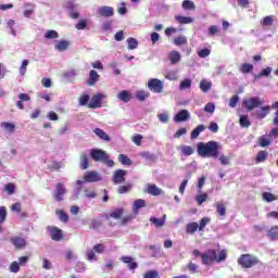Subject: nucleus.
<instances>
[{"mask_svg": "<svg viewBox=\"0 0 278 278\" xmlns=\"http://www.w3.org/2000/svg\"><path fill=\"white\" fill-rule=\"evenodd\" d=\"M71 42L68 40H60L55 43L54 49L55 51H66L70 47Z\"/></svg>", "mask_w": 278, "mask_h": 278, "instance_id": "25", "label": "nucleus"}, {"mask_svg": "<svg viewBox=\"0 0 278 278\" xmlns=\"http://www.w3.org/2000/svg\"><path fill=\"white\" fill-rule=\"evenodd\" d=\"M192 87V79L185 78L182 81H180L179 90H188Z\"/></svg>", "mask_w": 278, "mask_h": 278, "instance_id": "35", "label": "nucleus"}, {"mask_svg": "<svg viewBox=\"0 0 278 278\" xmlns=\"http://www.w3.org/2000/svg\"><path fill=\"white\" fill-rule=\"evenodd\" d=\"M102 177L98 172H86L84 175V180H77L76 186H84V184H97L101 181Z\"/></svg>", "mask_w": 278, "mask_h": 278, "instance_id": "4", "label": "nucleus"}, {"mask_svg": "<svg viewBox=\"0 0 278 278\" xmlns=\"http://www.w3.org/2000/svg\"><path fill=\"white\" fill-rule=\"evenodd\" d=\"M239 125L242 128L249 129V127H251V121H249V116L241 115L239 118Z\"/></svg>", "mask_w": 278, "mask_h": 278, "instance_id": "28", "label": "nucleus"}, {"mask_svg": "<svg viewBox=\"0 0 278 278\" xmlns=\"http://www.w3.org/2000/svg\"><path fill=\"white\" fill-rule=\"evenodd\" d=\"M176 21L180 23V25H190L193 22L192 17L188 16H176Z\"/></svg>", "mask_w": 278, "mask_h": 278, "instance_id": "43", "label": "nucleus"}, {"mask_svg": "<svg viewBox=\"0 0 278 278\" xmlns=\"http://www.w3.org/2000/svg\"><path fill=\"white\" fill-rule=\"evenodd\" d=\"M56 215L59 216L62 223H68V215L64 211L56 210Z\"/></svg>", "mask_w": 278, "mask_h": 278, "instance_id": "56", "label": "nucleus"}, {"mask_svg": "<svg viewBox=\"0 0 278 278\" xmlns=\"http://www.w3.org/2000/svg\"><path fill=\"white\" fill-rule=\"evenodd\" d=\"M267 238H269V240H278V226H273L267 231Z\"/></svg>", "mask_w": 278, "mask_h": 278, "instance_id": "29", "label": "nucleus"}, {"mask_svg": "<svg viewBox=\"0 0 278 278\" xmlns=\"http://www.w3.org/2000/svg\"><path fill=\"white\" fill-rule=\"evenodd\" d=\"M94 253V249H87L86 256L88 262L97 261V254Z\"/></svg>", "mask_w": 278, "mask_h": 278, "instance_id": "47", "label": "nucleus"}, {"mask_svg": "<svg viewBox=\"0 0 278 278\" xmlns=\"http://www.w3.org/2000/svg\"><path fill=\"white\" fill-rule=\"evenodd\" d=\"M263 200L267 203H273V201H277V197L270 192H264L263 193Z\"/></svg>", "mask_w": 278, "mask_h": 278, "instance_id": "46", "label": "nucleus"}, {"mask_svg": "<svg viewBox=\"0 0 278 278\" xmlns=\"http://www.w3.org/2000/svg\"><path fill=\"white\" fill-rule=\"evenodd\" d=\"M157 118H159L160 123L166 124V123H168L170 116L168 115V112H163V113L157 114Z\"/></svg>", "mask_w": 278, "mask_h": 278, "instance_id": "50", "label": "nucleus"}, {"mask_svg": "<svg viewBox=\"0 0 278 278\" xmlns=\"http://www.w3.org/2000/svg\"><path fill=\"white\" fill-rule=\"evenodd\" d=\"M182 8H184V10H194V2H192L190 0H185L182 2Z\"/></svg>", "mask_w": 278, "mask_h": 278, "instance_id": "62", "label": "nucleus"}, {"mask_svg": "<svg viewBox=\"0 0 278 278\" xmlns=\"http://www.w3.org/2000/svg\"><path fill=\"white\" fill-rule=\"evenodd\" d=\"M160 274L155 270H150L144 274L143 278H159Z\"/></svg>", "mask_w": 278, "mask_h": 278, "instance_id": "63", "label": "nucleus"}, {"mask_svg": "<svg viewBox=\"0 0 278 278\" xmlns=\"http://www.w3.org/2000/svg\"><path fill=\"white\" fill-rule=\"evenodd\" d=\"M5 218H8V210L5 206H0V225L5 223Z\"/></svg>", "mask_w": 278, "mask_h": 278, "instance_id": "49", "label": "nucleus"}, {"mask_svg": "<svg viewBox=\"0 0 278 278\" xmlns=\"http://www.w3.org/2000/svg\"><path fill=\"white\" fill-rule=\"evenodd\" d=\"M27 66H29V61L28 60H24L22 62L21 67H20V75L22 77H25V74L27 73Z\"/></svg>", "mask_w": 278, "mask_h": 278, "instance_id": "48", "label": "nucleus"}, {"mask_svg": "<svg viewBox=\"0 0 278 278\" xmlns=\"http://www.w3.org/2000/svg\"><path fill=\"white\" fill-rule=\"evenodd\" d=\"M195 201L200 205H203V203H205V201H207V193H202V194L197 195Z\"/></svg>", "mask_w": 278, "mask_h": 278, "instance_id": "59", "label": "nucleus"}, {"mask_svg": "<svg viewBox=\"0 0 278 278\" xmlns=\"http://www.w3.org/2000/svg\"><path fill=\"white\" fill-rule=\"evenodd\" d=\"M218 142L208 141L206 143L199 142L198 143V154L200 157H214V160L218 159Z\"/></svg>", "mask_w": 278, "mask_h": 278, "instance_id": "1", "label": "nucleus"}, {"mask_svg": "<svg viewBox=\"0 0 278 278\" xmlns=\"http://www.w3.org/2000/svg\"><path fill=\"white\" fill-rule=\"evenodd\" d=\"M86 27H88V20H80L76 24V29H78V30H84V29H86Z\"/></svg>", "mask_w": 278, "mask_h": 278, "instance_id": "60", "label": "nucleus"}, {"mask_svg": "<svg viewBox=\"0 0 278 278\" xmlns=\"http://www.w3.org/2000/svg\"><path fill=\"white\" fill-rule=\"evenodd\" d=\"M1 129H4V131H9V134H14V129H16V126L14 123L10 122H2L0 124Z\"/></svg>", "mask_w": 278, "mask_h": 278, "instance_id": "26", "label": "nucleus"}, {"mask_svg": "<svg viewBox=\"0 0 278 278\" xmlns=\"http://www.w3.org/2000/svg\"><path fill=\"white\" fill-rule=\"evenodd\" d=\"M180 151L182 153V155H192L194 153V148L190 147V146H181L180 147Z\"/></svg>", "mask_w": 278, "mask_h": 278, "instance_id": "41", "label": "nucleus"}, {"mask_svg": "<svg viewBox=\"0 0 278 278\" xmlns=\"http://www.w3.org/2000/svg\"><path fill=\"white\" fill-rule=\"evenodd\" d=\"M146 192L148 194H151V197H160L162 194H164V190H162V188L157 187L156 185H147V189Z\"/></svg>", "mask_w": 278, "mask_h": 278, "instance_id": "13", "label": "nucleus"}, {"mask_svg": "<svg viewBox=\"0 0 278 278\" xmlns=\"http://www.w3.org/2000/svg\"><path fill=\"white\" fill-rule=\"evenodd\" d=\"M268 157V152L266 151H260L256 155V162H266V159Z\"/></svg>", "mask_w": 278, "mask_h": 278, "instance_id": "52", "label": "nucleus"}, {"mask_svg": "<svg viewBox=\"0 0 278 278\" xmlns=\"http://www.w3.org/2000/svg\"><path fill=\"white\" fill-rule=\"evenodd\" d=\"M93 134L100 138V140H104V142H110V140H112V138L109 137L108 132H105L103 129L101 128H94L93 129Z\"/></svg>", "mask_w": 278, "mask_h": 278, "instance_id": "17", "label": "nucleus"}, {"mask_svg": "<svg viewBox=\"0 0 278 278\" xmlns=\"http://www.w3.org/2000/svg\"><path fill=\"white\" fill-rule=\"evenodd\" d=\"M200 90H202V92H210V90H212V81L205 79L201 80Z\"/></svg>", "mask_w": 278, "mask_h": 278, "instance_id": "30", "label": "nucleus"}, {"mask_svg": "<svg viewBox=\"0 0 278 278\" xmlns=\"http://www.w3.org/2000/svg\"><path fill=\"white\" fill-rule=\"evenodd\" d=\"M197 229H199V224L197 222L189 223L186 226V232L190 235L195 233Z\"/></svg>", "mask_w": 278, "mask_h": 278, "instance_id": "33", "label": "nucleus"}, {"mask_svg": "<svg viewBox=\"0 0 278 278\" xmlns=\"http://www.w3.org/2000/svg\"><path fill=\"white\" fill-rule=\"evenodd\" d=\"M105 99H108V94L96 93L90 99V101L88 103V108H90V110H97V108H101V103H103V101H105Z\"/></svg>", "mask_w": 278, "mask_h": 278, "instance_id": "5", "label": "nucleus"}, {"mask_svg": "<svg viewBox=\"0 0 278 278\" xmlns=\"http://www.w3.org/2000/svg\"><path fill=\"white\" fill-rule=\"evenodd\" d=\"M238 264L241 268H253V266H257V264H260V258L252 254H242L238 258Z\"/></svg>", "mask_w": 278, "mask_h": 278, "instance_id": "2", "label": "nucleus"}, {"mask_svg": "<svg viewBox=\"0 0 278 278\" xmlns=\"http://www.w3.org/2000/svg\"><path fill=\"white\" fill-rule=\"evenodd\" d=\"M99 73L97 71L91 70L89 72V79L87 81L88 86H94L99 81Z\"/></svg>", "mask_w": 278, "mask_h": 278, "instance_id": "22", "label": "nucleus"}, {"mask_svg": "<svg viewBox=\"0 0 278 278\" xmlns=\"http://www.w3.org/2000/svg\"><path fill=\"white\" fill-rule=\"evenodd\" d=\"M190 118V112L188 110H181L174 116L175 123H184Z\"/></svg>", "mask_w": 278, "mask_h": 278, "instance_id": "16", "label": "nucleus"}, {"mask_svg": "<svg viewBox=\"0 0 278 278\" xmlns=\"http://www.w3.org/2000/svg\"><path fill=\"white\" fill-rule=\"evenodd\" d=\"M260 109L255 111V116L256 118H258L260 121L266 118L268 116V114H270V109L271 106H258Z\"/></svg>", "mask_w": 278, "mask_h": 278, "instance_id": "14", "label": "nucleus"}, {"mask_svg": "<svg viewBox=\"0 0 278 278\" xmlns=\"http://www.w3.org/2000/svg\"><path fill=\"white\" fill-rule=\"evenodd\" d=\"M128 50L134 51V49H138V41L136 38L130 37L127 39Z\"/></svg>", "mask_w": 278, "mask_h": 278, "instance_id": "40", "label": "nucleus"}, {"mask_svg": "<svg viewBox=\"0 0 278 278\" xmlns=\"http://www.w3.org/2000/svg\"><path fill=\"white\" fill-rule=\"evenodd\" d=\"M4 190L8 192V194L12 195L14 194V190H16V186H14L12 182H9L4 186Z\"/></svg>", "mask_w": 278, "mask_h": 278, "instance_id": "57", "label": "nucleus"}, {"mask_svg": "<svg viewBox=\"0 0 278 278\" xmlns=\"http://www.w3.org/2000/svg\"><path fill=\"white\" fill-rule=\"evenodd\" d=\"M125 177H127V170L124 169H117L113 173L112 181L116 186L121 184H125Z\"/></svg>", "mask_w": 278, "mask_h": 278, "instance_id": "10", "label": "nucleus"}, {"mask_svg": "<svg viewBox=\"0 0 278 278\" xmlns=\"http://www.w3.org/2000/svg\"><path fill=\"white\" fill-rule=\"evenodd\" d=\"M240 71H241V73H243V74L251 73V71H253V65H252V64H249V63H243V64L241 65Z\"/></svg>", "mask_w": 278, "mask_h": 278, "instance_id": "54", "label": "nucleus"}, {"mask_svg": "<svg viewBox=\"0 0 278 278\" xmlns=\"http://www.w3.org/2000/svg\"><path fill=\"white\" fill-rule=\"evenodd\" d=\"M84 197H86V199H94L97 197V192L90 189H85Z\"/></svg>", "mask_w": 278, "mask_h": 278, "instance_id": "61", "label": "nucleus"}, {"mask_svg": "<svg viewBox=\"0 0 278 278\" xmlns=\"http://www.w3.org/2000/svg\"><path fill=\"white\" fill-rule=\"evenodd\" d=\"M216 210L219 216H225L227 214V208L225 207V204L223 203H216Z\"/></svg>", "mask_w": 278, "mask_h": 278, "instance_id": "51", "label": "nucleus"}, {"mask_svg": "<svg viewBox=\"0 0 278 278\" xmlns=\"http://www.w3.org/2000/svg\"><path fill=\"white\" fill-rule=\"evenodd\" d=\"M148 88L151 90V92H154L155 94H160L164 92V83L157 78H151L148 81Z\"/></svg>", "mask_w": 278, "mask_h": 278, "instance_id": "6", "label": "nucleus"}, {"mask_svg": "<svg viewBox=\"0 0 278 278\" xmlns=\"http://www.w3.org/2000/svg\"><path fill=\"white\" fill-rule=\"evenodd\" d=\"M148 97H150L149 91L139 90L136 92V99H138V101H147Z\"/></svg>", "mask_w": 278, "mask_h": 278, "instance_id": "39", "label": "nucleus"}, {"mask_svg": "<svg viewBox=\"0 0 278 278\" xmlns=\"http://www.w3.org/2000/svg\"><path fill=\"white\" fill-rule=\"evenodd\" d=\"M14 25H16V22L14 20H9L7 23V27H9L11 34L13 36H16V29L14 28Z\"/></svg>", "mask_w": 278, "mask_h": 278, "instance_id": "55", "label": "nucleus"}, {"mask_svg": "<svg viewBox=\"0 0 278 278\" xmlns=\"http://www.w3.org/2000/svg\"><path fill=\"white\" fill-rule=\"evenodd\" d=\"M90 157L93 160V162H105L106 160H110L108 152L101 149H91Z\"/></svg>", "mask_w": 278, "mask_h": 278, "instance_id": "7", "label": "nucleus"}, {"mask_svg": "<svg viewBox=\"0 0 278 278\" xmlns=\"http://www.w3.org/2000/svg\"><path fill=\"white\" fill-rule=\"evenodd\" d=\"M273 21H275V16L267 15L261 21V25H263V27H270L273 25Z\"/></svg>", "mask_w": 278, "mask_h": 278, "instance_id": "38", "label": "nucleus"}, {"mask_svg": "<svg viewBox=\"0 0 278 278\" xmlns=\"http://www.w3.org/2000/svg\"><path fill=\"white\" fill-rule=\"evenodd\" d=\"M60 168H64V163L55 161L50 165V170H60Z\"/></svg>", "mask_w": 278, "mask_h": 278, "instance_id": "58", "label": "nucleus"}, {"mask_svg": "<svg viewBox=\"0 0 278 278\" xmlns=\"http://www.w3.org/2000/svg\"><path fill=\"white\" fill-rule=\"evenodd\" d=\"M150 223L155 226L157 229L162 228L166 224V215L160 219L157 217H151Z\"/></svg>", "mask_w": 278, "mask_h": 278, "instance_id": "21", "label": "nucleus"}, {"mask_svg": "<svg viewBox=\"0 0 278 278\" xmlns=\"http://www.w3.org/2000/svg\"><path fill=\"white\" fill-rule=\"evenodd\" d=\"M165 79H168L169 81H176V79H179V76L177 75V71L170 70L165 73Z\"/></svg>", "mask_w": 278, "mask_h": 278, "instance_id": "34", "label": "nucleus"}, {"mask_svg": "<svg viewBox=\"0 0 278 278\" xmlns=\"http://www.w3.org/2000/svg\"><path fill=\"white\" fill-rule=\"evenodd\" d=\"M79 166H80L81 170H87V168H89L90 162H89V159H88V154H86L84 152L80 154V164H79Z\"/></svg>", "mask_w": 278, "mask_h": 278, "instance_id": "23", "label": "nucleus"}, {"mask_svg": "<svg viewBox=\"0 0 278 278\" xmlns=\"http://www.w3.org/2000/svg\"><path fill=\"white\" fill-rule=\"evenodd\" d=\"M48 231L50 233V238L55 242H60L62 240V230L56 227H48Z\"/></svg>", "mask_w": 278, "mask_h": 278, "instance_id": "15", "label": "nucleus"}, {"mask_svg": "<svg viewBox=\"0 0 278 278\" xmlns=\"http://www.w3.org/2000/svg\"><path fill=\"white\" fill-rule=\"evenodd\" d=\"M217 254L216 250H208L205 253L202 254V264L210 266L212 262H216Z\"/></svg>", "mask_w": 278, "mask_h": 278, "instance_id": "9", "label": "nucleus"}, {"mask_svg": "<svg viewBox=\"0 0 278 278\" xmlns=\"http://www.w3.org/2000/svg\"><path fill=\"white\" fill-rule=\"evenodd\" d=\"M216 110V105L212 102H208L205 106H204V112H206L207 114H214Z\"/></svg>", "mask_w": 278, "mask_h": 278, "instance_id": "53", "label": "nucleus"}, {"mask_svg": "<svg viewBox=\"0 0 278 278\" xmlns=\"http://www.w3.org/2000/svg\"><path fill=\"white\" fill-rule=\"evenodd\" d=\"M123 216V208H116L113 212H111L106 218H114L115 220H118Z\"/></svg>", "mask_w": 278, "mask_h": 278, "instance_id": "36", "label": "nucleus"}, {"mask_svg": "<svg viewBox=\"0 0 278 278\" xmlns=\"http://www.w3.org/2000/svg\"><path fill=\"white\" fill-rule=\"evenodd\" d=\"M264 105V100L260 97L245 98L242 101V106L248 110V112H253L255 108H262Z\"/></svg>", "mask_w": 278, "mask_h": 278, "instance_id": "3", "label": "nucleus"}, {"mask_svg": "<svg viewBox=\"0 0 278 278\" xmlns=\"http://www.w3.org/2000/svg\"><path fill=\"white\" fill-rule=\"evenodd\" d=\"M43 37L47 40H55L56 38H60V34H58L56 30H48L46 31V34L43 35Z\"/></svg>", "mask_w": 278, "mask_h": 278, "instance_id": "37", "label": "nucleus"}, {"mask_svg": "<svg viewBox=\"0 0 278 278\" xmlns=\"http://www.w3.org/2000/svg\"><path fill=\"white\" fill-rule=\"evenodd\" d=\"M260 147H270L273 144V139L268 135H263L258 138Z\"/></svg>", "mask_w": 278, "mask_h": 278, "instance_id": "24", "label": "nucleus"}, {"mask_svg": "<svg viewBox=\"0 0 278 278\" xmlns=\"http://www.w3.org/2000/svg\"><path fill=\"white\" fill-rule=\"evenodd\" d=\"M174 45L176 47H181L184 45H188V38H186V36H184V35H180V36L174 38Z\"/></svg>", "mask_w": 278, "mask_h": 278, "instance_id": "32", "label": "nucleus"}, {"mask_svg": "<svg viewBox=\"0 0 278 278\" xmlns=\"http://www.w3.org/2000/svg\"><path fill=\"white\" fill-rule=\"evenodd\" d=\"M98 14L99 16H103L104 18H111V16H114V8L112 7H100L98 8Z\"/></svg>", "mask_w": 278, "mask_h": 278, "instance_id": "12", "label": "nucleus"}, {"mask_svg": "<svg viewBox=\"0 0 278 278\" xmlns=\"http://www.w3.org/2000/svg\"><path fill=\"white\" fill-rule=\"evenodd\" d=\"M11 243L13 244V247H15V249H23V247L27 244V241H25V239L21 237H13L11 238Z\"/></svg>", "mask_w": 278, "mask_h": 278, "instance_id": "19", "label": "nucleus"}, {"mask_svg": "<svg viewBox=\"0 0 278 278\" xmlns=\"http://www.w3.org/2000/svg\"><path fill=\"white\" fill-rule=\"evenodd\" d=\"M63 77H65V79H68V81H71L72 79H75V77H77V71L70 70L63 74Z\"/></svg>", "mask_w": 278, "mask_h": 278, "instance_id": "44", "label": "nucleus"}, {"mask_svg": "<svg viewBox=\"0 0 278 278\" xmlns=\"http://www.w3.org/2000/svg\"><path fill=\"white\" fill-rule=\"evenodd\" d=\"M168 60L170 64H179L181 62V53L179 51H172L168 53Z\"/></svg>", "mask_w": 278, "mask_h": 278, "instance_id": "20", "label": "nucleus"}, {"mask_svg": "<svg viewBox=\"0 0 278 278\" xmlns=\"http://www.w3.org/2000/svg\"><path fill=\"white\" fill-rule=\"evenodd\" d=\"M64 194H66V188L64 187V184L59 182L55 186V192H54V199L55 201H64Z\"/></svg>", "mask_w": 278, "mask_h": 278, "instance_id": "11", "label": "nucleus"}, {"mask_svg": "<svg viewBox=\"0 0 278 278\" xmlns=\"http://www.w3.org/2000/svg\"><path fill=\"white\" fill-rule=\"evenodd\" d=\"M118 162H121V164L124 166H131V164H134V162H131L125 154L118 155Z\"/></svg>", "mask_w": 278, "mask_h": 278, "instance_id": "42", "label": "nucleus"}, {"mask_svg": "<svg viewBox=\"0 0 278 278\" xmlns=\"http://www.w3.org/2000/svg\"><path fill=\"white\" fill-rule=\"evenodd\" d=\"M147 206V202L142 199L136 200L134 202V211L138 212V210H140L141 207H146Z\"/></svg>", "mask_w": 278, "mask_h": 278, "instance_id": "45", "label": "nucleus"}, {"mask_svg": "<svg viewBox=\"0 0 278 278\" xmlns=\"http://www.w3.org/2000/svg\"><path fill=\"white\" fill-rule=\"evenodd\" d=\"M117 99L123 103H129L131 101V93L127 90H122L117 93Z\"/></svg>", "mask_w": 278, "mask_h": 278, "instance_id": "18", "label": "nucleus"}, {"mask_svg": "<svg viewBox=\"0 0 278 278\" xmlns=\"http://www.w3.org/2000/svg\"><path fill=\"white\" fill-rule=\"evenodd\" d=\"M268 137L271 139V140H275L276 138H278V126L276 128H273L270 130V132L268 134Z\"/></svg>", "mask_w": 278, "mask_h": 278, "instance_id": "64", "label": "nucleus"}, {"mask_svg": "<svg viewBox=\"0 0 278 278\" xmlns=\"http://www.w3.org/2000/svg\"><path fill=\"white\" fill-rule=\"evenodd\" d=\"M205 131V126L204 125H198L195 129L191 131V139L194 140L199 138L200 134Z\"/></svg>", "mask_w": 278, "mask_h": 278, "instance_id": "31", "label": "nucleus"}, {"mask_svg": "<svg viewBox=\"0 0 278 278\" xmlns=\"http://www.w3.org/2000/svg\"><path fill=\"white\" fill-rule=\"evenodd\" d=\"M121 260L124 264H128L130 270H136V268H138V263H134L130 256H123Z\"/></svg>", "mask_w": 278, "mask_h": 278, "instance_id": "27", "label": "nucleus"}, {"mask_svg": "<svg viewBox=\"0 0 278 278\" xmlns=\"http://www.w3.org/2000/svg\"><path fill=\"white\" fill-rule=\"evenodd\" d=\"M27 262H29V256H20L17 261L11 263L9 267L10 273H18L21 270V266H26Z\"/></svg>", "mask_w": 278, "mask_h": 278, "instance_id": "8", "label": "nucleus"}]
</instances>
